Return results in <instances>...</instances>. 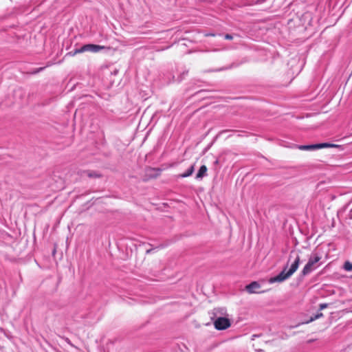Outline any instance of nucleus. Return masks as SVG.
<instances>
[{
    "instance_id": "11",
    "label": "nucleus",
    "mask_w": 352,
    "mask_h": 352,
    "mask_svg": "<svg viewBox=\"0 0 352 352\" xmlns=\"http://www.w3.org/2000/svg\"><path fill=\"white\" fill-rule=\"evenodd\" d=\"M322 316H323V314L322 313L318 312L316 314L311 316L310 317V319L307 322L308 323V322H312L314 320H316L322 317Z\"/></svg>"
},
{
    "instance_id": "16",
    "label": "nucleus",
    "mask_w": 352,
    "mask_h": 352,
    "mask_svg": "<svg viewBox=\"0 0 352 352\" xmlns=\"http://www.w3.org/2000/svg\"><path fill=\"white\" fill-rule=\"evenodd\" d=\"M43 69V67L38 68V69L35 72V73H38V72H39L42 71Z\"/></svg>"
},
{
    "instance_id": "2",
    "label": "nucleus",
    "mask_w": 352,
    "mask_h": 352,
    "mask_svg": "<svg viewBox=\"0 0 352 352\" xmlns=\"http://www.w3.org/2000/svg\"><path fill=\"white\" fill-rule=\"evenodd\" d=\"M322 258V256L317 252H313L309 257L308 262L304 266L300 275L305 276L316 270L320 264H317Z\"/></svg>"
},
{
    "instance_id": "3",
    "label": "nucleus",
    "mask_w": 352,
    "mask_h": 352,
    "mask_svg": "<svg viewBox=\"0 0 352 352\" xmlns=\"http://www.w3.org/2000/svg\"><path fill=\"white\" fill-rule=\"evenodd\" d=\"M104 47L95 44H86L80 48L75 49L73 51L68 52L66 56H74L77 54L83 53L85 52H98L101 50L104 49Z\"/></svg>"
},
{
    "instance_id": "9",
    "label": "nucleus",
    "mask_w": 352,
    "mask_h": 352,
    "mask_svg": "<svg viewBox=\"0 0 352 352\" xmlns=\"http://www.w3.org/2000/svg\"><path fill=\"white\" fill-rule=\"evenodd\" d=\"M194 170H195V168H194V165H192L189 167V168L184 173L182 174H180L179 175V177H189L190 176L193 172H194Z\"/></svg>"
},
{
    "instance_id": "6",
    "label": "nucleus",
    "mask_w": 352,
    "mask_h": 352,
    "mask_svg": "<svg viewBox=\"0 0 352 352\" xmlns=\"http://www.w3.org/2000/svg\"><path fill=\"white\" fill-rule=\"evenodd\" d=\"M261 285L256 281L252 282L245 287L246 291L250 294L258 293L256 289H259Z\"/></svg>"
},
{
    "instance_id": "5",
    "label": "nucleus",
    "mask_w": 352,
    "mask_h": 352,
    "mask_svg": "<svg viewBox=\"0 0 352 352\" xmlns=\"http://www.w3.org/2000/svg\"><path fill=\"white\" fill-rule=\"evenodd\" d=\"M226 314V309L225 307H219V308H214L212 309L210 312H209V314L210 316L211 320H214L217 317L222 316Z\"/></svg>"
},
{
    "instance_id": "10",
    "label": "nucleus",
    "mask_w": 352,
    "mask_h": 352,
    "mask_svg": "<svg viewBox=\"0 0 352 352\" xmlns=\"http://www.w3.org/2000/svg\"><path fill=\"white\" fill-rule=\"evenodd\" d=\"M338 146L334 144L330 143H320L316 144V149L323 148H331V147H338Z\"/></svg>"
},
{
    "instance_id": "12",
    "label": "nucleus",
    "mask_w": 352,
    "mask_h": 352,
    "mask_svg": "<svg viewBox=\"0 0 352 352\" xmlns=\"http://www.w3.org/2000/svg\"><path fill=\"white\" fill-rule=\"evenodd\" d=\"M343 268L347 271V272H350L352 270V263L349 261H346L344 263V266H343Z\"/></svg>"
},
{
    "instance_id": "15",
    "label": "nucleus",
    "mask_w": 352,
    "mask_h": 352,
    "mask_svg": "<svg viewBox=\"0 0 352 352\" xmlns=\"http://www.w3.org/2000/svg\"><path fill=\"white\" fill-rule=\"evenodd\" d=\"M329 306L327 303H322L320 305V310H322Z\"/></svg>"
},
{
    "instance_id": "7",
    "label": "nucleus",
    "mask_w": 352,
    "mask_h": 352,
    "mask_svg": "<svg viewBox=\"0 0 352 352\" xmlns=\"http://www.w3.org/2000/svg\"><path fill=\"white\" fill-rule=\"evenodd\" d=\"M207 167L205 166V165H202L199 170H198V173H197L196 175V179H202L204 176L206 175V173H207Z\"/></svg>"
},
{
    "instance_id": "14",
    "label": "nucleus",
    "mask_w": 352,
    "mask_h": 352,
    "mask_svg": "<svg viewBox=\"0 0 352 352\" xmlns=\"http://www.w3.org/2000/svg\"><path fill=\"white\" fill-rule=\"evenodd\" d=\"M224 38H225V39H227V40H232L233 38V36L230 34H226L224 35Z\"/></svg>"
},
{
    "instance_id": "17",
    "label": "nucleus",
    "mask_w": 352,
    "mask_h": 352,
    "mask_svg": "<svg viewBox=\"0 0 352 352\" xmlns=\"http://www.w3.org/2000/svg\"><path fill=\"white\" fill-rule=\"evenodd\" d=\"M152 252V249L146 250V254H149Z\"/></svg>"
},
{
    "instance_id": "13",
    "label": "nucleus",
    "mask_w": 352,
    "mask_h": 352,
    "mask_svg": "<svg viewBox=\"0 0 352 352\" xmlns=\"http://www.w3.org/2000/svg\"><path fill=\"white\" fill-rule=\"evenodd\" d=\"M88 177H99L100 175L96 172H89L87 173Z\"/></svg>"
},
{
    "instance_id": "8",
    "label": "nucleus",
    "mask_w": 352,
    "mask_h": 352,
    "mask_svg": "<svg viewBox=\"0 0 352 352\" xmlns=\"http://www.w3.org/2000/svg\"><path fill=\"white\" fill-rule=\"evenodd\" d=\"M300 150L302 151H311L316 149V144H309V145H299L297 146Z\"/></svg>"
},
{
    "instance_id": "18",
    "label": "nucleus",
    "mask_w": 352,
    "mask_h": 352,
    "mask_svg": "<svg viewBox=\"0 0 352 352\" xmlns=\"http://www.w3.org/2000/svg\"><path fill=\"white\" fill-rule=\"evenodd\" d=\"M350 212L352 213V208L351 209Z\"/></svg>"
},
{
    "instance_id": "4",
    "label": "nucleus",
    "mask_w": 352,
    "mask_h": 352,
    "mask_svg": "<svg viewBox=\"0 0 352 352\" xmlns=\"http://www.w3.org/2000/svg\"><path fill=\"white\" fill-rule=\"evenodd\" d=\"M231 325L230 320L225 317L219 316L214 321V326L217 330H225Z\"/></svg>"
},
{
    "instance_id": "1",
    "label": "nucleus",
    "mask_w": 352,
    "mask_h": 352,
    "mask_svg": "<svg viewBox=\"0 0 352 352\" xmlns=\"http://www.w3.org/2000/svg\"><path fill=\"white\" fill-rule=\"evenodd\" d=\"M292 258H294V261L291 264L289 269L286 272L287 268V265L277 276L270 278V283L283 282L290 278L296 272L300 263V256L294 251H292L289 254L287 263L290 262Z\"/></svg>"
}]
</instances>
